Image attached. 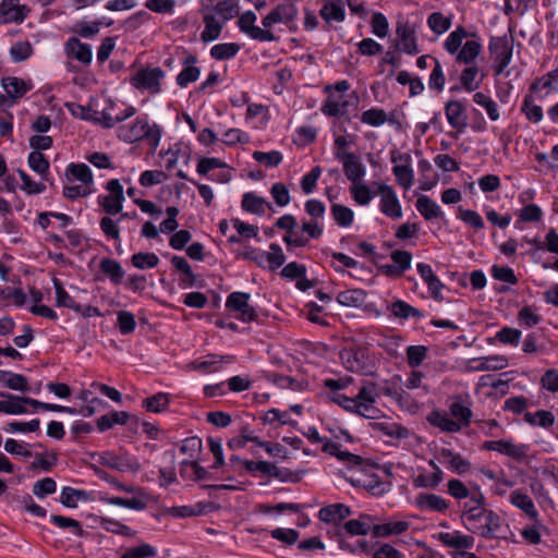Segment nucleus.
Returning a JSON list of instances; mask_svg holds the SVG:
<instances>
[{"label": "nucleus", "instance_id": "nucleus-1", "mask_svg": "<svg viewBox=\"0 0 558 558\" xmlns=\"http://www.w3.org/2000/svg\"><path fill=\"white\" fill-rule=\"evenodd\" d=\"M460 518L462 525L472 534L486 539L504 537V521L497 512L487 508L486 497L478 485H475L472 498L460 504Z\"/></svg>", "mask_w": 558, "mask_h": 558}, {"label": "nucleus", "instance_id": "nucleus-2", "mask_svg": "<svg viewBox=\"0 0 558 558\" xmlns=\"http://www.w3.org/2000/svg\"><path fill=\"white\" fill-rule=\"evenodd\" d=\"M445 50L456 56V61L473 64L482 52L483 46L475 34H469L464 27L458 26L444 41Z\"/></svg>", "mask_w": 558, "mask_h": 558}, {"label": "nucleus", "instance_id": "nucleus-3", "mask_svg": "<svg viewBox=\"0 0 558 558\" xmlns=\"http://www.w3.org/2000/svg\"><path fill=\"white\" fill-rule=\"evenodd\" d=\"M117 136L128 144L144 141L155 150L161 140V128L150 122L147 116H138L133 121L121 124L117 129Z\"/></svg>", "mask_w": 558, "mask_h": 558}, {"label": "nucleus", "instance_id": "nucleus-4", "mask_svg": "<svg viewBox=\"0 0 558 558\" xmlns=\"http://www.w3.org/2000/svg\"><path fill=\"white\" fill-rule=\"evenodd\" d=\"M343 366L352 372L363 375H372L375 364L367 348L353 347L339 352Z\"/></svg>", "mask_w": 558, "mask_h": 558}, {"label": "nucleus", "instance_id": "nucleus-5", "mask_svg": "<svg viewBox=\"0 0 558 558\" xmlns=\"http://www.w3.org/2000/svg\"><path fill=\"white\" fill-rule=\"evenodd\" d=\"M165 77V72L156 68H145L136 71L131 77V85L141 90L148 92L151 95L159 94L161 92V81Z\"/></svg>", "mask_w": 558, "mask_h": 558}, {"label": "nucleus", "instance_id": "nucleus-6", "mask_svg": "<svg viewBox=\"0 0 558 558\" xmlns=\"http://www.w3.org/2000/svg\"><path fill=\"white\" fill-rule=\"evenodd\" d=\"M488 50L494 59V71L500 75L510 64L512 59L513 46L507 36L492 37L488 44Z\"/></svg>", "mask_w": 558, "mask_h": 558}, {"label": "nucleus", "instance_id": "nucleus-7", "mask_svg": "<svg viewBox=\"0 0 558 558\" xmlns=\"http://www.w3.org/2000/svg\"><path fill=\"white\" fill-rule=\"evenodd\" d=\"M316 444L322 445V451L330 457H335L339 462L351 469H360L363 465V458L359 454L343 450L341 445L327 437L319 436L316 432Z\"/></svg>", "mask_w": 558, "mask_h": 558}, {"label": "nucleus", "instance_id": "nucleus-8", "mask_svg": "<svg viewBox=\"0 0 558 558\" xmlns=\"http://www.w3.org/2000/svg\"><path fill=\"white\" fill-rule=\"evenodd\" d=\"M391 162L395 163L392 173L397 183L404 190L411 189L414 183V170L412 168L411 155L392 150Z\"/></svg>", "mask_w": 558, "mask_h": 558}, {"label": "nucleus", "instance_id": "nucleus-9", "mask_svg": "<svg viewBox=\"0 0 558 558\" xmlns=\"http://www.w3.org/2000/svg\"><path fill=\"white\" fill-rule=\"evenodd\" d=\"M106 190L109 192L107 195H99L97 201L99 206L108 215H117L122 211L124 195L123 186L118 179H111L107 182Z\"/></svg>", "mask_w": 558, "mask_h": 558}, {"label": "nucleus", "instance_id": "nucleus-10", "mask_svg": "<svg viewBox=\"0 0 558 558\" xmlns=\"http://www.w3.org/2000/svg\"><path fill=\"white\" fill-rule=\"evenodd\" d=\"M1 86L5 95H0V106L10 107L33 88V83L16 76H9L1 80Z\"/></svg>", "mask_w": 558, "mask_h": 558}, {"label": "nucleus", "instance_id": "nucleus-11", "mask_svg": "<svg viewBox=\"0 0 558 558\" xmlns=\"http://www.w3.org/2000/svg\"><path fill=\"white\" fill-rule=\"evenodd\" d=\"M483 449L497 451L501 454L512 458L513 460L522 461L527 458L530 446L525 444H518L512 438H509L485 441L483 444Z\"/></svg>", "mask_w": 558, "mask_h": 558}, {"label": "nucleus", "instance_id": "nucleus-12", "mask_svg": "<svg viewBox=\"0 0 558 558\" xmlns=\"http://www.w3.org/2000/svg\"><path fill=\"white\" fill-rule=\"evenodd\" d=\"M251 295L245 292H232L228 295L226 300V307L231 311L238 313L235 317L244 323L253 322L257 318L256 311L253 306L250 305Z\"/></svg>", "mask_w": 558, "mask_h": 558}, {"label": "nucleus", "instance_id": "nucleus-13", "mask_svg": "<svg viewBox=\"0 0 558 558\" xmlns=\"http://www.w3.org/2000/svg\"><path fill=\"white\" fill-rule=\"evenodd\" d=\"M257 20L256 14L253 11H246L240 15L236 24L242 33L247 35L250 38L258 40V41H272L275 40V35L271 31L262 29L255 25Z\"/></svg>", "mask_w": 558, "mask_h": 558}, {"label": "nucleus", "instance_id": "nucleus-14", "mask_svg": "<svg viewBox=\"0 0 558 558\" xmlns=\"http://www.w3.org/2000/svg\"><path fill=\"white\" fill-rule=\"evenodd\" d=\"M355 96H345L339 93H330L322 106V112L328 117H341L349 113V107L356 105Z\"/></svg>", "mask_w": 558, "mask_h": 558}, {"label": "nucleus", "instance_id": "nucleus-15", "mask_svg": "<svg viewBox=\"0 0 558 558\" xmlns=\"http://www.w3.org/2000/svg\"><path fill=\"white\" fill-rule=\"evenodd\" d=\"M378 192L380 193V211L391 219H400L402 217V208L393 187L387 184H379Z\"/></svg>", "mask_w": 558, "mask_h": 558}, {"label": "nucleus", "instance_id": "nucleus-16", "mask_svg": "<svg viewBox=\"0 0 558 558\" xmlns=\"http://www.w3.org/2000/svg\"><path fill=\"white\" fill-rule=\"evenodd\" d=\"M329 398L332 402L339 404L344 410L361 415L365 418L375 420L379 416L380 411L377 408L361 405L356 397H347L341 393H335L330 395Z\"/></svg>", "mask_w": 558, "mask_h": 558}, {"label": "nucleus", "instance_id": "nucleus-17", "mask_svg": "<svg viewBox=\"0 0 558 558\" xmlns=\"http://www.w3.org/2000/svg\"><path fill=\"white\" fill-rule=\"evenodd\" d=\"M234 362L232 355L207 354L191 363V367L202 374H213L222 369L226 364Z\"/></svg>", "mask_w": 558, "mask_h": 558}, {"label": "nucleus", "instance_id": "nucleus-18", "mask_svg": "<svg viewBox=\"0 0 558 558\" xmlns=\"http://www.w3.org/2000/svg\"><path fill=\"white\" fill-rule=\"evenodd\" d=\"M29 9L20 4L19 0H2L0 3V24L22 23Z\"/></svg>", "mask_w": 558, "mask_h": 558}, {"label": "nucleus", "instance_id": "nucleus-19", "mask_svg": "<svg viewBox=\"0 0 558 558\" xmlns=\"http://www.w3.org/2000/svg\"><path fill=\"white\" fill-rule=\"evenodd\" d=\"M338 161L342 165L343 173L351 183L363 181L366 168L356 154H341Z\"/></svg>", "mask_w": 558, "mask_h": 558}, {"label": "nucleus", "instance_id": "nucleus-20", "mask_svg": "<svg viewBox=\"0 0 558 558\" xmlns=\"http://www.w3.org/2000/svg\"><path fill=\"white\" fill-rule=\"evenodd\" d=\"M398 36L397 48L407 54H416L420 52L415 32L409 23L399 22L396 27Z\"/></svg>", "mask_w": 558, "mask_h": 558}, {"label": "nucleus", "instance_id": "nucleus-21", "mask_svg": "<svg viewBox=\"0 0 558 558\" xmlns=\"http://www.w3.org/2000/svg\"><path fill=\"white\" fill-rule=\"evenodd\" d=\"M204 29L201 33L203 43H211L220 37L227 20L202 9Z\"/></svg>", "mask_w": 558, "mask_h": 558}, {"label": "nucleus", "instance_id": "nucleus-22", "mask_svg": "<svg viewBox=\"0 0 558 558\" xmlns=\"http://www.w3.org/2000/svg\"><path fill=\"white\" fill-rule=\"evenodd\" d=\"M350 514V508L343 504L328 505L323 507L318 512L319 520L324 523L331 524L337 534H339L340 523Z\"/></svg>", "mask_w": 558, "mask_h": 558}, {"label": "nucleus", "instance_id": "nucleus-23", "mask_svg": "<svg viewBox=\"0 0 558 558\" xmlns=\"http://www.w3.org/2000/svg\"><path fill=\"white\" fill-rule=\"evenodd\" d=\"M414 506L421 511L445 513L449 509V501L433 493H421L415 497Z\"/></svg>", "mask_w": 558, "mask_h": 558}, {"label": "nucleus", "instance_id": "nucleus-24", "mask_svg": "<svg viewBox=\"0 0 558 558\" xmlns=\"http://www.w3.org/2000/svg\"><path fill=\"white\" fill-rule=\"evenodd\" d=\"M100 462L101 464L120 472L136 473L142 469L141 463L137 461V459L130 457L128 454L118 457L110 452H105L100 457Z\"/></svg>", "mask_w": 558, "mask_h": 558}, {"label": "nucleus", "instance_id": "nucleus-25", "mask_svg": "<svg viewBox=\"0 0 558 558\" xmlns=\"http://www.w3.org/2000/svg\"><path fill=\"white\" fill-rule=\"evenodd\" d=\"M471 398L469 395L456 396L449 405V412L456 422L469 426L472 418Z\"/></svg>", "mask_w": 558, "mask_h": 558}, {"label": "nucleus", "instance_id": "nucleus-26", "mask_svg": "<svg viewBox=\"0 0 558 558\" xmlns=\"http://www.w3.org/2000/svg\"><path fill=\"white\" fill-rule=\"evenodd\" d=\"M181 63L182 70L177 75L175 81L180 87L184 88L199 78L201 69L196 65L197 57L192 53H186Z\"/></svg>", "mask_w": 558, "mask_h": 558}, {"label": "nucleus", "instance_id": "nucleus-27", "mask_svg": "<svg viewBox=\"0 0 558 558\" xmlns=\"http://www.w3.org/2000/svg\"><path fill=\"white\" fill-rule=\"evenodd\" d=\"M202 9L227 21L234 19L238 13V0H206Z\"/></svg>", "mask_w": 558, "mask_h": 558}, {"label": "nucleus", "instance_id": "nucleus-28", "mask_svg": "<svg viewBox=\"0 0 558 558\" xmlns=\"http://www.w3.org/2000/svg\"><path fill=\"white\" fill-rule=\"evenodd\" d=\"M445 113L449 125L458 132H463L468 125V117L462 102L450 100L445 106Z\"/></svg>", "mask_w": 558, "mask_h": 558}, {"label": "nucleus", "instance_id": "nucleus-29", "mask_svg": "<svg viewBox=\"0 0 558 558\" xmlns=\"http://www.w3.org/2000/svg\"><path fill=\"white\" fill-rule=\"evenodd\" d=\"M1 396L5 399L0 401V412L10 415L27 413L26 407L32 405V401H34L32 398L16 395L1 393Z\"/></svg>", "mask_w": 558, "mask_h": 558}, {"label": "nucleus", "instance_id": "nucleus-30", "mask_svg": "<svg viewBox=\"0 0 558 558\" xmlns=\"http://www.w3.org/2000/svg\"><path fill=\"white\" fill-rule=\"evenodd\" d=\"M509 501L513 507L520 509L533 522H537L539 513L532 498L527 494L523 493L521 489H514L509 496Z\"/></svg>", "mask_w": 558, "mask_h": 558}, {"label": "nucleus", "instance_id": "nucleus-31", "mask_svg": "<svg viewBox=\"0 0 558 558\" xmlns=\"http://www.w3.org/2000/svg\"><path fill=\"white\" fill-rule=\"evenodd\" d=\"M439 541L442 543V545L454 548L458 551H466V549L472 548L475 543L473 536L462 534L459 531L440 533Z\"/></svg>", "mask_w": 558, "mask_h": 558}, {"label": "nucleus", "instance_id": "nucleus-32", "mask_svg": "<svg viewBox=\"0 0 558 558\" xmlns=\"http://www.w3.org/2000/svg\"><path fill=\"white\" fill-rule=\"evenodd\" d=\"M439 461L450 471L460 475L466 473L471 468L469 460L464 459L460 453H456L450 449L440 450Z\"/></svg>", "mask_w": 558, "mask_h": 558}, {"label": "nucleus", "instance_id": "nucleus-33", "mask_svg": "<svg viewBox=\"0 0 558 558\" xmlns=\"http://www.w3.org/2000/svg\"><path fill=\"white\" fill-rule=\"evenodd\" d=\"M66 182L72 183L78 181L81 184L93 189L94 177L90 168L86 163L71 162L65 170Z\"/></svg>", "mask_w": 558, "mask_h": 558}, {"label": "nucleus", "instance_id": "nucleus-34", "mask_svg": "<svg viewBox=\"0 0 558 558\" xmlns=\"http://www.w3.org/2000/svg\"><path fill=\"white\" fill-rule=\"evenodd\" d=\"M68 56L84 63L92 62V47L88 44L81 43L76 37H71L65 44Z\"/></svg>", "mask_w": 558, "mask_h": 558}, {"label": "nucleus", "instance_id": "nucleus-35", "mask_svg": "<svg viewBox=\"0 0 558 558\" xmlns=\"http://www.w3.org/2000/svg\"><path fill=\"white\" fill-rule=\"evenodd\" d=\"M109 502L114 506L141 511L147 507L148 497L144 490H137V494L131 498L112 497L110 498Z\"/></svg>", "mask_w": 558, "mask_h": 558}, {"label": "nucleus", "instance_id": "nucleus-36", "mask_svg": "<svg viewBox=\"0 0 558 558\" xmlns=\"http://www.w3.org/2000/svg\"><path fill=\"white\" fill-rule=\"evenodd\" d=\"M415 207L425 220L441 218V207L430 197L422 195L416 199Z\"/></svg>", "mask_w": 558, "mask_h": 558}, {"label": "nucleus", "instance_id": "nucleus-37", "mask_svg": "<svg viewBox=\"0 0 558 558\" xmlns=\"http://www.w3.org/2000/svg\"><path fill=\"white\" fill-rule=\"evenodd\" d=\"M89 499L88 492L70 486L63 487L60 495V502L68 508H76L78 502H86Z\"/></svg>", "mask_w": 558, "mask_h": 558}, {"label": "nucleus", "instance_id": "nucleus-38", "mask_svg": "<svg viewBox=\"0 0 558 558\" xmlns=\"http://www.w3.org/2000/svg\"><path fill=\"white\" fill-rule=\"evenodd\" d=\"M241 206L243 210L255 215H264L266 208H270V204L264 197L253 192L243 195Z\"/></svg>", "mask_w": 558, "mask_h": 558}, {"label": "nucleus", "instance_id": "nucleus-39", "mask_svg": "<svg viewBox=\"0 0 558 558\" xmlns=\"http://www.w3.org/2000/svg\"><path fill=\"white\" fill-rule=\"evenodd\" d=\"M427 421L433 426L446 433H458L461 430V424L459 422H456L453 418L449 417L448 414L440 411H433L428 415Z\"/></svg>", "mask_w": 558, "mask_h": 558}, {"label": "nucleus", "instance_id": "nucleus-40", "mask_svg": "<svg viewBox=\"0 0 558 558\" xmlns=\"http://www.w3.org/2000/svg\"><path fill=\"white\" fill-rule=\"evenodd\" d=\"M475 485L469 488L461 480L451 478L447 483V493L456 500L459 505L465 500H470L472 495L475 494Z\"/></svg>", "mask_w": 558, "mask_h": 558}, {"label": "nucleus", "instance_id": "nucleus-41", "mask_svg": "<svg viewBox=\"0 0 558 558\" xmlns=\"http://www.w3.org/2000/svg\"><path fill=\"white\" fill-rule=\"evenodd\" d=\"M320 16L327 23L342 22L345 16L344 8L341 0H326V3L320 9Z\"/></svg>", "mask_w": 558, "mask_h": 558}, {"label": "nucleus", "instance_id": "nucleus-42", "mask_svg": "<svg viewBox=\"0 0 558 558\" xmlns=\"http://www.w3.org/2000/svg\"><path fill=\"white\" fill-rule=\"evenodd\" d=\"M410 524L407 521H393L383 524L373 525V535L375 537H388L391 535H400L409 529Z\"/></svg>", "mask_w": 558, "mask_h": 558}, {"label": "nucleus", "instance_id": "nucleus-43", "mask_svg": "<svg viewBox=\"0 0 558 558\" xmlns=\"http://www.w3.org/2000/svg\"><path fill=\"white\" fill-rule=\"evenodd\" d=\"M388 308L395 317L401 319H408L410 317L421 319L424 317V314L418 308L413 307L402 300L392 302Z\"/></svg>", "mask_w": 558, "mask_h": 558}, {"label": "nucleus", "instance_id": "nucleus-44", "mask_svg": "<svg viewBox=\"0 0 558 558\" xmlns=\"http://www.w3.org/2000/svg\"><path fill=\"white\" fill-rule=\"evenodd\" d=\"M343 529L350 535H366L369 532L373 533L372 518L368 514H362L359 519L347 521Z\"/></svg>", "mask_w": 558, "mask_h": 558}, {"label": "nucleus", "instance_id": "nucleus-45", "mask_svg": "<svg viewBox=\"0 0 558 558\" xmlns=\"http://www.w3.org/2000/svg\"><path fill=\"white\" fill-rule=\"evenodd\" d=\"M99 267L113 284H120L122 282L124 270L119 262L111 258H102Z\"/></svg>", "mask_w": 558, "mask_h": 558}, {"label": "nucleus", "instance_id": "nucleus-46", "mask_svg": "<svg viewBox=\"0 0 558 558\" xmlns=\"http://www.w3.org/2000/svg\"><path fill=\"white\" fill-rule=\"evenodd\" d=\"M349 192L352 199L360 206H367L374 197L369 186L363 181L351 183Z\"/></svg>", "mask_w": 558, "mask_h": 558}, {"label": "nucleus", "instance_id": "nucleus-47", "mask_svg": "<svg viewBox=\"0 0 558 558\" xmlns=\"http://www.w3.org/2000/svg\"><path fill=\"white\" fill-rule=\"evenodd\" d=\"M244 469L250 472H260L264 475L270 476V477H280V470L279 468L267 461H253V460H245L243 462Z\"/></svg>", "mask_w": 558, "mask_h": 558}, {"label": "nucleus", "instance_id": "nucleus-48", "mask_svg": "<svg viewBox=\"0 0 558 558\" xmlns=\"http://www.w3.org/2000/svg\"><path fill=\"white\" fill-rule=\"evenodd\" d=\"M366 299V292L362 289H349L338 294L337 301L344 306L360 307Z\"/></svg>", "mask_w": 558, "mask_h": 558}, {"label": "nucleus", "instance_id": "nucleus-49", "mask_svg": "<svg viewBox=\"0 0 558 558\" xmlns=\"http://www.w3.org/2000/svg\"><path fill=\"white\" fill-rule=\"evenodd\" d=\"M172 266L180 271L184 277L181 280V286L183 288L192 287L195 282V275L187 263V260L182 256H172L171 258Z\"/></svg>", "mask_w": 558, "mask_h": 558}, {"label": "nucleus", "instance_id": "nucleus-50", "mask_svg": "<svg viewBox=\"0 0 558 558\" xmlns=\"http://www.w3.org/2000/svg\"><path fill=\"white\" fill-rule=\"evenodd\" d=\"M468 66L461 72L460 82L466 92H474L480 87L481 78H478V66L475 64H466Z\"/></svg>", "mask_w": 558, "mask_h": 558}, {"label": "nucleus", "instance_id": "nucleus-51", "mask_svg": "<svg viewBox=\"0 0 558 558\" xmlns=\"http://www.w3.org/2000/svg\"><path fill=\"white\" fill-rule=\"evenodd\" d=\"M170 395L158 392L143 400V408L153 413H161L166 411L170 403Z\"/></svg>", "mask_w": 558, "mask_h": 558}, {"label": "nucleus", "instance_id": "nucleus-52", "mask_svg": "<svg viewBox=\"0 0 558 558\" xmlns=\"http://www.w3.org/2000/svg\"><path fill=\"white\" fill-rule=\"evenodd\" d=\"M241 47L236 43L217 44L210 48V57L216 60H228L236 56Z\"/></svg>", "mask_w": 558, "mask_h": 558}, {"label": "nucleus", "instance_id": "nucleus-53", "mask_svg": "<svg viewBox=\"0 0 558 558\" xmlns=\"http://www.w3.org/2000/svg\"><path fill=\"white\" fill-rule=\"evenodd\" d=\"M521 112L532 123H538L543 119V109L536 105L531 95H526L521 105Z\"/></svg>", "mask_w": 558, "mask_h": 558}, {"label": "nucleus", "instance_id": "nucleus-54", "mask_svg": "<svg viewBox=\"0 0 558 558\" xmlns=\"http://www.w3.org/2000/svg\"><path fill=\"white\" fill-rule=\"evenodd\" d=\"M473 101L486 110L487 116L492 121H497L500 118L497 104L490 96L482 92H477L473 95Z\"/></svg>", "mask_w": 558, "mask_h": 558}, {"label": "nucleus", "instance_id": "nucleus-55", "mask_svg": "<svg viewBox=\"0 0 558 558\" xmlns=\"http://www.w3.org/2000/svg\"><path fill=\"white\" fill-rule=\"evenodd\" d=\"M2 374L4 376L2 383L4 387L21 392L29 390L28 380L24 375L11 372H3Z\"/></svg>", "mask_w": 558, "mask_h": 558}, {"label": "nucleus", "instance_id": "nucleus-56", "mask_svg": "<svg viewBox=\"0 0 558 558\" xmlns=\"http://www.w3.org/2000/svg\"><path fill=\"white\" fill-rule=\"evenodd\" d=\"M355 397L360 401L361 405L375 408L374 403L378 398L376 385L372 381H364Z\"/></svg>", "mask_w": 558, "mask_h": 558}, {"label": "nucleus", "instance_id": "nucleus-57", "mask_svg": "<svg viewBox=\"0 0 558 558\" xmlns=\"http://www.w3.org/2000/svg\"><path fill=\"white\" fill-rule=\"evenodd\" d=\"M9 53L14 62H22L34 53V48L29 41L19 40L11 46Z\"/></svg>", "mask_w": 558, "mask_h": 558}, {"label": "nucleus", "instance_id": "nucleus-58", "mask_svg": "<svg viewBox=\"0 0 558 558\" xmlns=\"http://www.w3.org/2000/svg\"><path fill=\"white\" fill-rule=\"evenodd\" d=\"M542 316L533 306H523L518 313V322L521 327L532 328L542 322Z\"/></svg>", "mask_w": 558, "mask_h": 558}, {"label": "nucleus", "instance_id": "nucleus-59", "mask_svg": "<svg viewBox=\"0 0 558 558\" xmlns=\"http://www.w3.org/2000/svg\"><path fill=\"white\" fill-rule=\"evenodd\" d=\"M457 217L466 226L475 230H482L485 227L482 216L475 210L459 207Z\"/></svg>", "mask_w": 558, "mask_h": 558}, {"label": "nucleus", "instance_id": "nucleus-60", "mask_svg": "<svg viewBox=\"0 0 558 558\" xmlns=\"http://www.w3.org/2000/svg\"><path fill=\"white\" fill-rule=\"evenodd\" d=\"M271 12L280 23H289L295 17L298 11L293 0H283Z\"/></svg>", "mask_w": 558, "mask_h": 558}, {"label": "nucleus", "instance_id": "nucleus-61", "mask_svg": "<svg viewBox=\"0 0 558 558\" xmlns=\"http://www.w3.org/2000/svg\"><path fill=\"white\" fill-rule=\"evenodd\" d=\"M56 289V304L59 307H68L73 311L78 310V303L65 291L62 283L58 279H53Z\"/></svg>", "mask_w": 558, "mask_h": 558}, {"label": "nucleus", "instance_id": "nucleus-62", "mask_svg": "<svg viewBox=\"0 0 558 558\" xmlns=\"http://www.w3.org/2000/svg\"><path fill=\"white\" fill-rule=\"evenodd\" d=\"M427 25L432 32L437 35L446 33L451 26L450 17L445 16L441 12H434L427 19Z\"/></svg>", "mask_w": 558, "mask_h": 558}, {"label": "nucleus", "instance_id": "nucleus-63", "mask_svg": "<svg viewBox=\"0 0 558 558\" xmlns=\"http://www.w3.org/2000/svg\"><path fill=\"white\" fill-rule=\"evenodd\" d=\"M331 214L335 221L341 227H349L353 222L354 214L352 209L347 206L333 204L331 207Z\"/></svg>", "mask_w": 558, "mask_h": 558}, {"label": "nucleus", "instance_id": "nucleus-64", "mask_svg": "<svg viewBox=\"0 0 558 558\" xmlns=\"http://www.w3.org/2000/svg\"><path fill=\"white\" fill-rule=\"evenodd\" d=\"M157 555V549L149 544H142L137 547H131L121 556V558H151Z\"/></svg>", "mask_w": 558, "mask_h": 558}]
</instances>
